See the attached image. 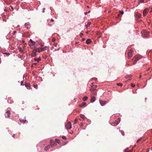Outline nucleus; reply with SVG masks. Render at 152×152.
Segmentation results:
<instances>
[{
	"label": "nucleus",
	"instance_id": "nucleus-56",
	"mask_svg": "<svg viewBox=\"0 0 152 152\" xmlns=\"http://www.w3.org/2000/svg\"><path fill=\"white\" fill-rule=\"evenodd\" d=\"M88 32H88V31H87V32H86V34H88Z\"/></svg>",
	"mask_w": 152,
	"mask_h": 152
},
{
	"label": "nucleus",
	"instance_id": "nucleus-5",
	"mask_svg": "<svg viewBox=\"0 0 152 152\" xmlns=\"http://www.w3.org/2000/svg\"><path fill=\"white\" fill-rule=\"evenodd\" d=\"M37 52V49L34 50H32L31 54L32 57H34L36 56V53Z\"/></svg>",
	"mask_w": 152,
	"mask_h": 152
},
{
	"label": "nucleus",
	"instance_id": "nucleus-24",
	"mask_svg": "<svg viewBox=\"0 0 152 152\" xmlns=\"http://www.w3.org/2000/svg\"><path fill=\"white\" fill-rule=\"evenodd\" d=\"M91 24V22H88L87 24L86 25V28H88Z\"/></svg>",
	"mask_w": 152,
	"mask_h": 152
},
{
	"label": "nucleus",
	"instance_id": "nucleus-59",
	"mask_svg": "<svg viewBox=\"0 0 152 152\" xmlns=\"http://www.w3.org/2000/svg\"><path fill=\"white\" fill-rule=\"evenodd\" d=\"M149 151V150H148L146 152H148Z\"/></svg>",
	"mask_w": 152,
	"mask_h": 152
},
{
	"label": "nucleus",
	"instance_id": "nucleus-41",
	"mask_svg": "<svg viewBox=\"0 0 152 152\" xmlns=\"http://www.w3.org/2000/svg\"><path fill=\"white\" fill-rule=\"evenodd\" d=\"M93 94L94 95H96V92H94Z\"/></svg>",
	"mask_w": 152,
	"mask_h": 152
},
{
	"label": "nucleus",
	"instance_id": "nucleus-14",
	"mask_svg": "<svg viewBox=\"0 0 152 152\" xmlns=\"http://www.w3.org/2000/svg\"><path fill=\"white\" fill-rule=\"evenodd\" d=\"M120 121V119L119 118H118L117 119V120L115 121V124L116 125H117L119 123Z\"/></svg>",
	"mask_w": 152,
	"mask_h": 152
},
{
	"label": "nucleus",
	"instance_id": "nucleus-12",
	"mask_svg": "<svg viewBox=\"0 0 152 152\" xmlns=\"http://www.w3.org/2000/svg\"><path fill=\"white\" fill-rule=\"evenodd\" d=\"M25 86L28 89H29L30 88V85L29 83H26L25 84Z\"/></svg>",
	"mask_w": 152,
	"mask_h": 152
},
{
	"label": "nucleus",
	"instance_id": "nucleus-37",
	"mask_svg": "<svg viewBox=\"0 0 152 152\" xmlns=\"http://www.w3.org/2000/svg\"><path fill=\"white\" fill-rule=\"evenodd\" d=\"M53 45L54 46H55V47L57 45H58V43H57V42H54V43H53Z\"/></svg>",
	"mask_w": 152,
	"mask_h": 152
},
{
	"label": "nucleus",
	"instance_id": "nucleus-63",
	"mask_svg": "<svg viewBox=\"0 0 152 152\" xmlns=\"http://www.w3.org/2000/svg\"><path fill=\"white\" fill-rule=\"evenodd\" d=\"M151 10H152V7H151Z\"/></svg>",
	"mask_w": 152,
	"mask_h": 152
},
{
	"label": "nucleus",
	"instance_id": "nucleus-11",
	"mask_svg": "<svg viewBox=\"0 0 152 152\" xmlns=\"http://www.w3.org/2000/svg\"><path fill=\"white\" fill-rule=\"evenodd\" d=\"M50 148V145H48L45 147L44 148V150L45 151H47Z\"/></svg>",
	"mask_w": 152,
	"mask_h": 152
},
{
	"label": "nucleus",
	"instance_id": "nucleus-13",
	"mask_svg": "<svg viewBox=\"0 0 152 152\" xmlns=\"http://www.w3.org/2000/svg\"><path fill=\"white\" fill-rule=\"evenodd\" d=\"M86 104V103L85 102H83L81 104H79L80 107H83Z\"/></svg>",
	"mask_w": 152,
	"mask_h": 152
},
{
	"label": "nucleus",
	"instance_id": "nucleus-8",
	"mask_svg": "<svg viewBox=\"0 0 152 152\" xmlns=\"http://www.w3.org/2000/svg\"><path fill=\"white\" fill-rule=\"evenodd\" d=\"M96 85H93L91 87V88L90 89V90L91 91H94L96 89Z\"/></svg>",
	"mask_w": 152,
	"mask_h": 152
},
{
	"label": "nucleus",
	"instance_id": "nucleus-51",
	"mask_svg": "<svg viewBox=\"0 0 152 152\" xmlns=\"http://www.w3.org/2000/svg\"><path fill=\"white\" fill-rule=\"evenodd\" d=\"M69 133L71 134L72 132H73L72 131H71V132H68Z\"/></svg>",
	"mask_w": 152,
	"mask_h": 152
},
{
	"label": "nucleus",
	"instance_id": "nucleus-17",
	"mask_svg": "<svg viewBox=\"0 0 152 152\" xmlns=\"http://www.w3.org/2000/svg\"><path fill=\"white\" fill-rule=\"evenodd\" d=\"M95 100V97L94 96L92 97L90 100V102H93Z\"/></svg>",
	"mask_w": 152,
	"mask_h": 152
},
{
	"label": "nucleus",
	"instance_id": "nucleus-58",
	"mask_svg": "<svg viewBox=\"0 0 152 152\" xmlns=\"http://www.w3.org/2000/svg\"><path fill=\"white\" fill-rule=\"evenodd\" d=\"M37 63H34V64H35V65H36L37 64Z\"/></svg>",
	"mask_w": 152,
	"mask_h": 152
},
{
	"label": "nucleus",
	"instance_id": "nucleus-28",
	"mask_svg": "<svg viewBox=\"0 0 152 152\" xmlns=\"http://www.w3.org/2000/svg\"><path fill=\"white\" fill-rule=\"evenodd\" d=\"M50 144H51L53 143L54 142V141L52 139H50Z\"/></svg>",
	"mask_w": 152,
	"mask_h": 152
},
{
	"label": "nucleus",
	"instance_id": "nucleus-44",
	"mask_svg": "<svg viewBox=\"0 0 152 152\" xmlns=\"http://www.w3.org/2000/svg\"><path fill=\"white\" fill-rule=\"evenodd\" d=\"M37 85H35L34 86V88H37Z\"/></svg>",
	"mask_w": 152,
	"mask_h": 152
},
{
	"label": "nucleus",
	"instance_id": "nucleus-50",
	"mask_svg": "<svg viewBox=\"0 0 152 152\" xmlns=\"http://www.w3.org/2000/svg\"><path fill=\"white\" fill-rule=\"evenodd\" d=\"M45 8H43V12H45Z\"/></svg>",
	"mask_w": 152,
	"mask_h": 152
},
{
	"label": "nucleus",
	"instance_id": "nucleus-62",
	"mask_svg": "<svg viewBox=\"0 0 152 152\" xmlns=\"http://www.w3.org/2000/svg\"><path fill=\"white\" fill-rule=\"evenodd\" d=\"M85 13L86 14L87 13V12H85Z\"/></svg>",
	"mask_w": 152,
	"mask_h": 152
},
{
	"label": "nucleus",
	"instance_id": "nucleus-10",
	"mask_svg": "<svg viewBox=\"0 0 152 152\" xmlns=\"http://www.w3.org/2000/svg\"><path fill=\"white\" fill-rule=\"evenodd\" d=\"M24 26H25V27L27 28V29L30 28V25L29 23H25Z\"/></svg>",
	"mask_w": 152,
	"mask_h": 152
},
{
	"label": "nucleus",
	"instance_id": "nucleus-40",
	"mask_svg": "<svg viewBox=\"0 0 152 152\" xmlns=\"http://www.w3.org/2000/svg\"><path fill=\"white\" fill-rule=\"evenodd\" d=\"M121 17V14H118V16L117 17V18H118L119 17Z\"/></svg>",
	"mask_w": 152,
	"mask_h": 152
},
{
	"label": "nucleus",
	"instance_id": "nucleus-32",
	"mask_svg": "<svg viewBox=\"0 0 152 152\" xmlns=\"http://www.w3.org/2000/svg\"><path fill=\"white\" fill-rule=\"evenodd\" d=\"M4 54H5L7 56H8L10 55V53H4Z\"/></svg>",
	"mask_w": 152,
	"mask_h": 152
},
{
	"label": "nucleus",
	"instance_id": "nucleus-30",
	"mask_svg": "<svg viewBox=\"0 0 152 152\" xmlns=\"http://www.w3.org/2000/svg\"><path fill=\"white\" fill-rule=\"evenodd\" d=\"M136 16L138 18H140L141 17V15L140 14H137L136 15Z\"/></svg>",
	"mask_w": 152,
	"mask_h": 152
},
{
	"label": "nucleus",
	"instance_id": "nucleus-43",
	"mask_svg": "<svg viewBox=\"0 0 152 152\" xmlns=\"http://www.w3.org/2000/svg\"><path fill=\"white\" fill-rule=\"evenodd\" d=\"M23 81H21V85H23Z\"/></svg>",
	"mask_w": 152,
	"mask_h": 152
},
{
	"label": "nucleus",
	"instance_id": "nucleus-21",
	"mask_svg": "<svg viewBox=\"0 0 152 152\" xmlns=\"http://www.w3.org/2000/svg\"><path fill=\"white\" fill-rule=\"evenodd\" d=\"M19 120H20V122L21 123H25L26 121V120L20 119Z\"/></svg>",
	"mask_w": 152,
	"mask_h": 152
},
{
	"label": "nucleus",
	"instance_id": "nucleus-47",
	"mask_svg": "<svg viewBox=\"0 0 152 152\" xmlns=\"http://www.w3.org/2000/svg\"><path fill=\"white\" fill-rule=\"evenodd\" d=\"M16 33V31H14L13 33V35L15 34Z\"/></svg>",
	"mask_w": 152,
	"mask_h": 152
},
{
	"label": "nucleus",
	"instance_id": "nucleus-27",
	"mask_svg": "<svg viewBox=\"0 0 152 152\" xmlns=\"http://www.w3.org/2000/svg\"><path fill=\"white\" fill-rule=\"evenodd\" d=\"M132 150H128V149L127 148L125 150L124 152H132Z\"/></svg>",
	"mask_w": 152,
	"mask_h": 152
},
{
	"label": "nucleus",
	"instance_id": "nucleus-49",
	"mask_svg": "<svg viewBox=\"0 0 152 152\" xmlns=\"http://www.w3.org/2000/svg\"><path fill=\"white\" fill-rule=\"evenodd\" d=\"M10 7H11L12 10H13V7L11 6H10Z\"/></svg>",
	"mask_w": 152,
	"mask_h": 152
},
{
	"label": "nucleus",
	"instance_id": "nucleus-38",
	"mask_svg": "<svg viewBox=\"0 0 152 152\" xmlns=\"http://www.w3.org/2000/svg\"><path fill=\"white\" fill-rule=\"evenodd\" d=\"M52 41L54 42L56 40V39L55 37H53L52 39Z\"/></svg>",
	"mask_w": 152,
	"mask_h": 152
},
{
	"label": "nucleus",
	"instance_id": "nucleus-45",
	"mask_svg": "<svg viewBox=\"0 0 152 152\" xmlns=\"http://www.w3.org/2000/svg\"><path fill=\"white\" fill-rule=\"evenodd\" d=\"M53 21H54L53 20L52 18H51L50 20V22H53Z\"/></svg>",
	"mask_w": 152,
	"mask_h": 152
},
{
	"label": "nucleus",
	"instance_id": "nucleus-1",
	"mask_svg": "<svg viewBox=\"0 0 152 152\" xmlns=\"http://www.w3.org/2000/svg\"><path fill=\"white\" fill-rule=\"evenodd\" d=\"M141 58V56L140 55H136L132 59L133 64H135Z\"/></svg>",
	"mask_w": 152,
	"mask_h": 152
},
{
	"label": "nucleus",
	"instance_id": "nucleus-34",
	"mask_svg": "<svg viewBox=\"0 0 152 152\" xmlns=\"http://www.w3.org/2000/svg\"><path fill=\"white\" fill-rule=\"evenodd\" d=\"M117 85L118 86H122V84L121 83H117Z\"/></svg>",
	"mask_w": 152,
	"mask_h": 152
},
{
	"label": "nucleus",
	"instance_id": "nucleus-39",
	"mask_svg": "<svg viewBox=\"0 0 152 152\" xmlns=\"http://www.w3.org/2000/svg\"><path fill=\"white\" fill-rule=\"evenodd\" d=\"M62 138L65 140H66V138L65 136H64L62 137Z\"/></svg>",
	"mask_w": 152,
	"mask_h": 152
},
{
	"label": "nucleus",
	"instance_id": "nucleus-16",
	"mask_svg": "<svg viewBox=\"0 0 152 152\" xmlns=\"http://www.w3.org/2000/svg\"><path fill=\"white\" fill-rule=\"evenodd\" d=\"M6 113L7 114V117L9 118L10 117V115L11 114L10 111L9 110H7Z\"/></svg>",
	"mask_w": 152,
	"mask_h": 152
},
{
	"label": "nucleus",
	"instance_id": "nucleus-53",
	"mask_svg": "<svg viewBox=\"0 0 152 152\" xmlns=\"http://www.w3.org/2000/svg\"><path fill=\"white\" fill-rule=\"evenodd\" d=\"M82 119L81 118H79V120L80 121H81Z\"/></svg>",
	"mask_w": 152,
	"mask_h": 152
},
{
	"label": "nucleus",
	"instance_id": "nucleus-23",
	"mask_svg": "<svg viewBox=\"0 0 152 152\" xmlns=\"http://www.w3.org/2000/svg\"><path fill=\"white\" fill-rule=\"evenodd\" d=\"M88 99V97L87 96H84L83 98V101H86Z\"/></svg>",
	"mask_w": 152,
	"mask_h": 152
},
{
	"label": "nucleus",
	"instance_id": "nucleus-3",
	"mask_svg": "<svg viewBox=\"0 0 152 152\" xmlns=\"http://www.w3.org/2000/svg\"><path fill=\"white\" fill-rule=\"evenodd\" d=\"M133 52V51L132 49H131L129 50L128 54V58L129 59L132 57Z\"/></svg>",
	"mask_w": 152,
	"mask_h": 152
},
{
	"label": "nucleus",
	"instance_id": "nucleus-7",
	"mask_svg": "<svg viewBox=\"0 0 152 152\" xmlns=\"http://www.w3.org/2000/svg\"><path fill=\"white\" fill-rule=\"evenodd\" d=\"M72 128V125L70 122H69L67 123V129H70Z\"/></svg>",
	"mask_w": 152,
	"mask_h": 152
},
{
	"label": "nucleus",
	"instance_id": "nucleus-48",
	"mask_svg": "<svg viewBox=\"0 0 152 152\" xmlns=\"http://www.w3.org/2000/svg\"><path fill=\"white\" fill-rule=\"evenodd\" d=\"M85 38H83L82 39V41H84L85 40Z\"/></svg>",
	"mask_w": 152,
	"mask_h": 152
},
{
	"label": "nucleus",
	"instance_id": "nucleus-36",
	"mask_svg": "<svg viewBox=\"0 0 152 152\" xmlns=\"http://www.w3.org/2000/svg\"><path fill=\"white\" fill-rule=\"evenodd\" d=\"M131 86L132 87H134L135 86V85L133 83H132L131 84Z\"/></svg>",
	"mask_w": 152,
	"mask_h": 152
},
{
	"label": "nucleus",
	"instance_id": "nucleus-15",
	"mask_svg": "<svg viewBox=\"0 0 152 152\" xmlns=\"http://www.w3.org/2000/svg\"><path fill=\"white\" fill-rule=\"evenodd\" d=\"M80 117L83 121L86 118V117L83 114H81L80 115Z\"/></svg>",
	"mask_w": 152,
	"mask_h": 152
},
{
	"label": "nucleus",
	"instance_id": "nucleus-31",
	"mask_svg": "<svg viewBox=\"0 0 152 152\" xmlns=\"http://www.w3.org/2000/svg\"><path fill=\"white\" fill-rule=\"evenodd\" d=\"M78 119L77 118H76L75 120L74 124H76L77 123V122Z\"/></svg>",
	"mask_w": 152,
	"mask_h": 152
},
{
	"label": "nucleus",
	"instance_id": "nucleus-61",
	"mask_svg": "<svg viewBox=\"0 0 152 152\" xmlns=\"http://www.w3.org/2000/svg\"><path fill=\"white\" fill-rule=\"evenodd\" d=\"M29 46H31V45H30V44H29Z\"/></svg>",
	"mask_w": 152,
	"mask_h": 152
},
{
	"label": "nucleus",
	"instance_id": "nucleus-55",
	"mask_svg": "<svg viewBox=\"0 0 152 152\" xmlns=\"http://www.w3.org/2000/svg\"><path fill=\"white\" fill-rule=\"evenodd\" d=\"M139 140H140V139H138V140H137V142L139 141Z\"/></svg>",
	"mask_w": 152,
	"mask_h": 152
},
{
	"label": "nucleus",
	"instance_id": "nucleus-46",
	"mask_svg": "<svg viewBox=\"0 0 152 152\" xmlns=\"http://www.w3.org/2000/svg\"><path fill=\"white\" fill-rule=\"evenodd\" d=\"M83 35V34L82 33H81L80 34V36L81 37H82Z\"/></svg>",
	"mask_w": 152,
	"mask_h": 152
},
{
	"label": "nucleus",
	"instance_id": "nucleus-20",
	"mask_svg": "<svg viewBox=\"0 0 152 152\" xmlns=\"http://www.w3.org/2000/svg\"><path fill=\"white\" fill-rule=\"evenodd\" d=\"M29 42H31L32 45H34L35 43V42L34 41H33L31 39H30L29 40Z\"/></svg>",
	"mask_w": 152,
	"mask_h": 152
},
{
	"label": "nucleus",
	"instance_id": "nucleus-57",
	"mask_svg": "<svg viewBox=\"0 0 152 152\" xmlns=\"http://www.w3.org/2000/svg\"><path fill=\"white\" fill-rule=\"evenodd\" d=\"M65 127H66V124H65Z\"/></svg>",
	"mask_w": 152,
	"mask_h": 152
},
{
	"label": "nucleus",
	"instance_id": "nucleus-6",
	"mask_svg": "<svg viewBox=\"0 0 152 152\" xmlns=\"http://www.w3.org/2000/svg\"><path fill=\"white\" fill-rule=\"evenodd\" d=\"M148 10L147 8L145 9L144 10L143 12V15L144 16H146L148 13Z\"/></svg>",
	"mask_w": 152,
	"mask_h": 152
},
{
	"label": "nucleus",
	"instance_id": "nucleus-42",
	"mask_svg": "<svg viewBox=\"0 0 152 152\" xmlns=\"http://www.w3.org/2000/svg\"><path fill=\"white\" fill-rule=\"evenodd\" d=\"M121 134H123V135H124V133L123 131H121Z\"/></svg>",
	"mask_w": 152,
	"mask_h": 152
},
{
	"label": "nucleus",
	"instance_id": "nucleus-54",
	"mask_svg": "<svg viewBox=\"0 0 152 152\" xmlns=\"http://www.w3.org/2000/svg\"><path fill=\"white\" fill-rule=\"evenodd\" d=\"M141 77V75H140V76H139V78H140Z\"/></svg>",
	"mask_w": 152,
	"mask_h": 152
},
{
	"label": "nucleus",
	"instance_id": "nucleus-60",
	"mask_svg": "<svg viewBox=\"0 0 152 152\" xmlns=\"http://www.w3.org/2000/svg\"><path fill=\"white\" fill-rule=\"evenodd\" d=\"M149 69H150V68H148V69H147V70H149Z\"/></svg>",
	"mask_w": 152,
	"mask_h": 152
},
{
	"label": "nucleus",
	"instance_id": "nucleus-18",
	"mask_svg": "<svg viewBox=\"0 0 152 152\" xmlns=\"http://www.w3.org/2000/svg\"><path fill=\"white\" fill-rule=\"evenodd\" d=\"M91 42V41L90 39H88L86 41V43L87 44H89Z\"/></svg>",
	"mask_w": 152,
	"mask_h": 152
},
{
	"label": "nucleus",
	"instance_id": "nucleus-4",
	"mask_svg": "<svg viewBox=\"0 0 152 152\" xmlns=\"http://www.w3.org/2000/svg\"><path fill=\"white\" fill-rule=\"evenodd\" d=\"M46 47H45L44 48H42L40 49L39 48H37V52L40 53L41 52L45 50H46L45 48H46Z\"/></svg>",
	"mask_w": 152,
	"mask_h": 152
},
{
	"label": "nucleus",
	"instance_id": "nucleus-26",
	"mask_svg": "<svg viewBox=\"0 0 152 152\" xmlns=\"http://www.w3.org/2000/svg\"><path fill=\"white\" fill-rule=\"evenodd\" d=\"M55 145H56V144L55 142H54L53 143L50 144V147H53Z\"/></svg>",
	"mask_w": 152,
	"mask_h": 152
},
{
	"label": "nucleus",
	"instance_id": "nucleus-9",
	"mask_svg": "<svg viewBox=\"0 0 152 152\" xmlns=\"http://www.w3.org/2000/svg\"><path fill=\"white\" fill-rule=\"evenodd\" d=\"M106 101L105 100H99V102L102 106L104 105L106 103Z\"/></svg>",
	"mask_w": 152,
	"mask_h": 152
},
{
	"label": "nucleus",
	"instance_id": "nucleus-52",
	"mask_svg": "<svg viewBox=\"0 0 152 152\" xmlns=\"http://www.w3.org/2000/svg\"><path fill=\"white\" fill-rule=\"evenodd\" d=\"M15 134H14L13 135H12V137H15Z\"/></svg>",
	"mask_w": 152,
	"mask_h": 152
},
{
	"label": "nucleus",
	"instance_id": "nucleus-29",
	"mask_svg": "<svg viewBox=\"0 0 152 152\" xmlns=\"http://www.w3.org/2000/svg\"><path fill=\"white\" fill-rule=\"evenodd\" d=\"M19 50L22 53H23V50L21 48H19Z\"/></svg>",
	"mask_w": 152,
	"mask_h": 152
},
{
	"label": "nucleus",
	"instance_id": "nucleus-22",
	"mask_svg": "<svg viewBox=\"0 0 152 152\" xmlns=\"http://www.w3.org/2000/svg\"><path fill=\"white\" fill-rule=\"evenodd\" d=\"M132 76V75L130 74L128 75H127L125 77L126 79H127L129 78H131Z\"/></svg>",
	"mask_w": 152,
	"mask_h": 152
},
{
	"label": "nucleus",
	"instance_id": "nucleus-2",
	"mask_svg": "<svg viewBox=\"0 0 152 152\" xmlns=\"http://www.w3.org/2000/svg\"><path fill=\"white\" fill-rule=\"evenodd\" d=\"M142 35L144 37H148L149 35V32L148 31L145 30H143L141 32Z\"/></svg>",
	"mask_w": 152,
	"mask_h": 152
},
{
	"label": "nucleus",
	"instance_id": "nucleus-25",
	"mask_svg": "<svg viewBox=\"0 0 152 152\" xmlns=\"http://www.w3.org/2000/svg\"><path fill=\"white\" fill-rule=\"evenodd\" d=\"M55 142L58 143V144H59L60 143V142L59 140L58 139H56L55 140Z\"/></svg>",
	"mask_w": 152,
	"mask_h": 152
},
{
	"label": "nucleus",
	"instance_id": "nucleus-35",
	"mask_svg": "<svg viewBox=\"0 0 152 152\" xmlns=\"http://www.w3.org/2000/svg\"><path fill=\"white\" fill-rule=\"evenodd\" d=\"M119 12L120 14L123 15L124 13V12L122 11H120Z\"/></svg>",
	"mask_w": 152,
	"mask_h": 152
},
{
	"label": "nucleus",
	"instance_id": "nucleus-19",
	"mask_svg": "<svg viewBox=\"0 0 152 152\" xmlns=\"http://www.w3.org/2000/svg\"><path fill=\"white\" fill-rule=\"evenodd\" d=\"M41 60V59L40 58H34V61H37V62H38Z\"/></svg>",
	"mask_w": 152,
	"mask_h": 152
},
{
	"label": "nucleus",
	"instance_id": "nucleus-33",
	"mask_svg": "<svg viewBox=\"0 0 152 152\" xmlns=\"http://www.w3.org/2000/svg\"><path fill=\"white\" fill-rule=\"evenodd\" d=\"M144 0H139V3H144Z\"/></svg>",
	"mask_w": 152,
	"mask_h": 152
}]
</instances>
